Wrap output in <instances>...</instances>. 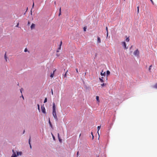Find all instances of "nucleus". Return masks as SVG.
<instances>
[{
    "label": "nucleus",
    "mask_w": 157,
    "mask_h": 157,
    "mask_svg": "<svg viewBox=\"0 0 157 157\" xmlns=\"http://www.w3.org/2000/svg\"><path fill=\"white\" fill-rule=\"evenodd\" d=\"M34 6V3L33 2V6H32V8H33Z\"/></svg>",
    "instance_id": "obj_38"
},
{
    "label": "nucleus",
    "mask_w": 157,
    "mask_h": 157,
    "mask_svg": "<svg viewBox=\"0 0 157 157\" xmlns=\"http://www.w3.org/2000/svg\"><path fill=\"white\" fill-rule=\"evenodd\" d=\"M49 124H50V125H51V122H50V120H49Z\"/></svg>",
    "instance_id": "obj_40"
},
{
    "label": "nucleus",
    "mask_w": 157,
    "mask_h": 157,
    "mask_svg": "<svg viewBox=\"0 0 157 157\" xmlns=\"http://www.w3.org/2000/svg\"><path fill=\"white\" fill-rule=\"evenodd\" d=\"M18 25H19V24L17 23L16 26L17 27H18Z\"/></svg>",
    "instance_id": "obj_39"
},
{
    "label": "nucleus",
    "mask_w": 157,
    "mask_h": 157,
    "mask_svg": "<svg viewBox=\"0 0 157 157\" xmlns=\"http://www.w3.org/2000/svg\"><path fill=\"white\" fill-rule=\"evenodd\" d=\"M31 15H32V10H31Z\"/></svg>",
    "instance_id": "obj_44"
},
{
    "label": "nucleus",
    "mask_w": 157,
    "mask_h": 157,
    "mask_svg": "<svg viewBox=\"0 0 157 157\" xmlns=\"http://www.w3.org/2000/svg\"><path fill=\"white\" fill-rule=\"evenodd\" d=\"M35 25L34 23H32L31 26V30H33L35 28Z\"/></svg>",
    "instance_id": "obj_8"
},
{
    "label": "nucleus",
    "mask_w": 157,
    "mask_h": 157,
    "mask_svg": "<svg viewBox=\"0 0 157 157\" xmlns=\"http://www.w3.org/2000/svg\"><path fill=\"white\" fill-rule=\"evenodd\" d=\"M25 130H24L23 131V134H24V133H25Z\"/></svg>",
    "instance_id": "obj_43"
},
{
    "label": "nucleus",
    "mask_w": 157,
    "mask_h": 157,
    "mask_svg": "<svg viewBox=\"0 0 157 157\" xmlns=\"http://www.w3.org/2000/svg\"><path fill=\"white\" fill-rule=\"evenodd\" d=\"M129 40V37H127L126 39V41L128 42Z\"/></svg>",
    "instance_id": "obj_20"
},
{
    "label": "nucleus",
    "mask_w": 157,
    "mask_h": 157,
    "mask_svg": "<svg viewBox=\"0 0 157 157\" xmlns=\"http://www.w3.org/2000/svg\"><path fill=\"white\" fill-rule=\"evenodd\" d=\"M68 71V70H67L66 72L64 74V75H63V77L64 78H65L67 76V73Z\"/></svg>",
    "instance_id": "obj_15"
},
{
    "label": "nucleus",
    "mask_w": 157,
    "mask_h": 157,
    "mask_svg": "<svg viewBox=\"0 0 157 157\" xmlns=\"http://www.w3.org/2000/svg\"><path fill=\"white\" fill-rule=\"evenodd\" d=\"M101 39L100 38L98 37V40H97V42L98 43H101Z\"/></svg>",
    "instance_id": "obj_10"
},
{
    "label": "nucleus",
    "mask_w": 157,
    "mask_h": 157,
    "mask_svg": "<svg viewBox=\"0 0 157 157\" xmlns=\"http://www.w3.org/2000/svg\"><path fill=\"white\" fill-rule=\"evenodd\" d=\"M110 74V71L108 70L107 71H106V74H107V76L109 75Z\"/></svg>",
    "instance_id": "obj_14"
},
{
    "label": "nucleus",
    "mask_w": 157,
    "mask_h": 157,
    "mask_svg": "<svg viewBox=\"0 0 157 157\" xmlns=\"http://www.w3.org/2000/svg\"><path fill=\"white\" fill-rule=\"evenodd\" d=\"M99 98L98 96H97L96 97V99L97 101H99Z\"/></svg>",
    "instance_id": "obj_22"
},
{
    "label": "nucleus",
    "mask_w": 157,
    "mask_h": 157,
    "mask_svg": "<svg viewBox=\"0 0 157 157\" xmlns=\"http://www.w3.org/2000/svg\"><path fill=\"white\" fill-rule=\"evenodd\" d=\"M99 79L100 80V82H104V81L101 78H99Z\"/></svg>",
    "instance_id": "obj_16"
},
{
    "label": "nucleus",
    "mask_w": 157,
    "mask_h": 157,
    "mask_svg": "<svg viewBox=\"0 0 157 157\" xmlns=\"http://www.w3.org/2000/svg\"><path fill=\"white\" fill-rule=\"evenodd\" d=\"M150 1L153 4H154V3H153V2L152 0H150Z\"/></svg>",
    "instance_id": "obj_37"
},
{
    "label": "nucleus",
    "mask_w": 157,
    "mask_h": 157,
    "mask_svg": "<svg viewBox=\"0 0 157 157\" xmlns=\"http://www.w3.org/2000/svg\"><path fill=\"white\" fill-rule=\"evenodd\" d=\"M52 111H56V105L54 103H53L52 105Z\"/></svg>",
    "instance_id": "obj_4"
},
{
    "label": "nucleus",
    "mask_w": 157,
    "mask_h": 157,
    "mask_svg": "<svg viewBox=\"0 0 157 157\" xmlns=\"http://www.w3.org/2000/svg\"><path fill=\"white\" fill-rule=\"evenodd\" d=\"M86 27H84L83 28V30L84 31H86Z\"/></svg>",
    "instance_id": "obj_26"
},
{
    "label": "nucleus",
    "mask_w": 157,
    "mask_h": 157,
    "mask_svg": "<svg viewBox=\"0 0 157 157\" xmlns=\"http://www.w3.org/2000/svg\"><path fill=\"white\" fill-rule=\"evenodd\" d=\"M106 31H107V36H108V28L107 27H106Z\"/></svg>",
    "instance_id": "obj_24"
},
{
    "label": "nucleus",
    "mask_w": 157,
    "mask_h": 157,
    "mask_svg": "<svg viewBox=\"0 0 157 157\" xmlns=\"http://www.w3.org/2000/svg\"><path fill=\"white\" fill-rule=\"evenodd\" d=\"M13 154L11 156V157H17V156L18 155H21L22 154V152L21 151H17V154L16 153V152L14 151V150H13Z\"/></svg>",
    "instance_id": "obj_1"
},
{
    "label": "nucleus",
    "mask_w": 157,
    "mask_h": 157,
    "mask_svg": "<svg viewBox=\"0 0 157 157\" xmlns=\"http://www.w3.org/2000/svg\"><path fill=\"white\" fill-rule=\"evenodd\" d=\"M55 70H55V71H53V73H51V75H50V77L51 78H52L53 77V76H54V71H55Z\"/></svg>",
    "instance_id": "obj_13"
},
{
    "label": "nucleus",
    "mask_w": 157,
    "mask_h": 157,
    "mask_svg": "<svg viewBox=\"0 0 157 157\" xmlns=\"http://www.w3.org/2000/svg\"><path fill=\"white\" fill-rule=\"evenodd\" d=\"M22 88H21V89H20V92L21 93H22Z\"/></svg>",
    "instance_id": "obj_34"
},
{
    "label": "nucleus",
    "mask_w": 157,
    "mask_h": 157,
    "mask_svg": "<svg viewBox=\"0 0 157 157\" xmlns=\"http://www.w3.org/2000/svg\"><path fill=\"white\" fill-rule=\"evenodd\" d=\"M152 67V65H150L149 67V71H150V70L151 69V68Z\"/></svg>",
    "instance_id": "obj_29"
},
{
    "label": "nucleus",
    "mask_w": 157,
    "mask_h": 157,
    "mask_svg": "<svg viewBox=\"0 0 157 157\" xmlns=\"http://www.w3.org/2000/svg\"><path fill=\"white\" fill-rule=\"evenodd\" d=\"M54 3H55V4H56V2H55Z\"/></svg>",
    "instance_id": "obj_46"
},
{
    "label": "nucleus",
    "mask_w": 157,
    "mask_h": 157,
    "mask_svg": "<svg viewBox=\"0 0 157 157\" xmlns=\"http://www.w3.org/2000/svg\"><path fill=\"white\" fill-rule=\"evenodd\" d=\"M101 126H99L98 127V128H97V129H98V135H99V131L101 128Z\"/></svg>",
    "instance_id": "obj_11"
},
{
    "label": "nucleus",
    "mask_w": 157,
    "mask_h": 157,
    "mask_svg": "<svg viewBox=\"0 0 157 157\" xmlns=\"http://www.w3.org/2000/svg\"><path fill=\"white\" fill-rule=\"evenodd\" d=\"M47 98H46L45 99H44V103H45L46 102H47Z\"/></svg>",
    "instance_id": "obj_19"
},
{
    "label": "nucleus",
    "mask_w": 157,
    "mask_h": 157,
    "mask_svg": "<svg viewBox=\"0 0 157 157\" xmlns=\"http://www.w3.org/2000/svg\"><path fill=\"white\" fill-rule=\"evenodd\" d=\"M76 72H78V69H76Z\"/></svg>",
    "instance_id": "obj_45"
},
{
    "label": "nucleus",
    "mask_w": 157,
    "mask_h": 157,
    "mask_svg": "<svg viewBox=\"0 0 157 157\" xmlns=\"http://www.w3.org/2000/svg\"><path fill=\"white\" fill-rule=\"evenodd\" d=\"M52 115L56 121H58V118L56 116V111H52Z\"/></svg>",
    "instance_id": "obj_2"
},
{
    "label": "nucleus",
    "mask_w": 157,
    "mask_h": 157,
    "mask_svg": "<svg viewBox=\"0 0 157 157\" xmlns=\"http://www.w3.org/2000/svg\"><path fill=\"white\" fill-rule=\"evenodd\" d=\"M59 16H60V15H61V7L59 8Z\"/></svg>",
    "instance_id": "obj_17"
},
{
    "label": "nucleus",
    "mask_w": 157,
    "mask_h": 157,
    "mask_svg": "<svg viewBox=\"0 0 157 157\" xmlns=\"http://www.w3.org/2000/svg\"><path fill=\"white\" fill-rule=\"evenodd\" d=\"M30 140H31V137L30 136L29 137V143L30 145V147L31 148V147H31V144H30Z\"/></svg>",
    "instance_id": "obj_9"
},
{
    "label": "nucleus",
    "mask_w": 157,
    "mask_h": 157,
    "mask_svg": "<svg viewBox=\"0 0 157 157\" xmlns=\"http://www.w3.org/2000/svg\"><path fill=\"white\" fill-rule=\"evenodd\" d=\"M58 139H59V141L60 142H61L62 141V140L60 138H59Z\"/></svg>",
    "instance_id": "obj_30"
},
{
    "label": "nucleus",
    "mask_w": 157,
    "mask_h": 157,
    "mask_svg": "<svg viewBox=\"0 0 157 157\" xmlns=\"http://www.w3.org/2000/svg\"><path fill=\"white\" fill-rule=\"evenodd\" d=\"M51 93H52V95H53V91H52V90Z\"/></svg>",
    "instance_id": "obj_35"
},
{
    "label": "nucleus",
    "mask_w": 157,
    "mask_h": 157,
    "mask_svg": "<svg viewBox=\"0 0 157 157\" xmlns=\"http://www.w3.org/2000/svg\"><path fill=\"white\" fill-rule=\"evenodd\" d=\"M41 109H42V112L44 113H46V110H45V109L44 106H42Z\"/></svg>",
    "instance_id": "obj_5"
},
{
    "label": "nucleus",
    "mask_w": 157,
    "mask_h": 157,
    "mask_svg": "<svg viewBox=\"0 0 157 157\" xmlns=\"http://www.w3.org/2000/svg\"><path fill=\"white\" fill-rule=\"evenodd\" d=\"M122 45L124 47L125 49H127V47H126L125 42L124 41L122 42Z\"/></svg>",
    "instance_id": "obj_6"
},
{
    "label": "nucleus",
    "mask_w": 157,
    "mask_h": 157,
    "mask_svg": "<svg viewBox=\"0 0 157 157\" xmlns=\"http://www.w3.org/2000/svg\"><path fill=\"white\" fill-rule=\"evenodd\" d=\"M137 13H139V6H138L137 7Z\"/></svg>",
    "instance_id": "obj_18"
},
{
    "label": "nucleus",
    "mask_w": 157,
    "mask_h": 157,
    "mask_svg": "<svg viewBox=\"0 0 157 157\" xmlns=\"http://www.w3.org/2000/svg\"><path fill=\"white\" fill-rule=\"evenodd\" d=\"M62 42L61 41L60 42V46L59 47V48H58V49H60V48H61V44H62Z\"/></svg>",
    "instance_id": "obj_23"
},
{
    "label": "nucleus",
    "mask_w": 157,
    "mask_h": 157,
    "mask_svg": "<svg viewBox=\"0 0 157 157\" xmlns=\"http://www.w3.org/2000/svg\"><path fill=\"white\" fill-rule=\"evenodd\" d=\"M91 134H92V139H94V136L93 134V133L92 132H91Z\"/></svg>",
    "instance_id": "obj_31"
},
{
    "label": "nucleus",
    "mask_w": 157,
    "mask_h": 157,
    "mask_svg": "<svg viewBox=\"0 0 157 157\" xmlns=\"http://www.w3.org/2000/svg\"><path fill=\"white\" fill-rule=\"evenodd\" d=\"M105 84L104 83H103L101 84V85L102 86H105Z\"/></svg>",
    "instance_id": "obj_25"
},
{
    "label": "nucleus",
    "mask_w": 157,
    "mask_h": 157,
    "mask_svg": "<svg viewBox=\"0 0 157 157\" xmlns=\"http://www.w3.org/2000/svg\"><path fill=\"white\" fill-rule=\"evenodd\" d=\"M78 153H79V152L78 151L77 152V155H78Z\"/></svg>",
    "instance_id": "obj_41"
},
{
    "label": "nucleus",
    "mask_w": 157,
    "mask_h": 157,
    "mask_svg": "<svg viewBox=\"0 0 157 157\" xmlns=\"http://www.w3.org/2000/svg\"><path fill=\"white\" fill-rule=\"evenodd\" d=\"M4 58H5V59H6V61L7 62V57L6 56V52L4 55Z\"/></svg>",
    "instance_id": "obj_12"
},
{
    "label": "nucleus",
    "mask_w": 157,
    "mask_h": 157,
    "mask_svg": "<svg viewBox=\"0 0 157 157\" xmlns=\"http://www.w3.org/2000/svg\"><path fill=\"white\" fill-rule=\"evenodd\" d=\"M58 138H60L59 133H58Z\"/></svg>",
    "instance_id": "obj_36"
},
{
    "label": "nucleus",
    "mask_w": 157,
    "mask_h": 157,
    "mask_svg": "<svg viewBox=\"0 0 157 157\" xmlns=\"http://www.w3.org/2000/svg\"><path fill=\"white\" fill-rule=\"evenodd\" d=\"M100 75L101 76H104L105 75V72H104L103 70H102L101 72Z\"/></svg>",
    "instance_id": "obj_7"
},
{
    "label": "nucleus",
    "mask_w": 157,
    "mask_h": 157,
    "mask_svg": "<svg viewBox=\"0 0 157 157\" xmlns=\"http://www.w3.org/2000/svg\"><path fill=\"white\" fill-rule=\"evenodd\" d=\"M154 87L157 89V83L154 86Z\"/></svg>",
    "instance_id": "obj_21"
},
{
    "label": "nucleus",
    "mask_w": 157,
    "mask_h": 157,
    "mask_svg": "<svg viewBox=\"0 0 157 157\" xmlns=\"http://www.w3.org/2000/svg\"><path fill=\"white\" fill-rule=\"evenodd\" d=\"M21 96H22V98H23V99H24V97L22 95Z\"/></svg>",
    "instance_id": "obj_42"
},
{
    "label": "nucleus",
    "mask_w": 157,
    "mask_h": 157,
    "mask_svg": "<svg viewBox=\"0 0 157 157\" xmlns=\"http://www.w3.org/2000/svg\"><path fill=\"white\" fill-rule=\"evenodd\" d=\"M134 55L136 56H138L139 55V52L138 49H136L134 52Z\"/></svg>",
    "instance_id": "obj_3"
},
{
    "label": "nucleus",
    "mask_w": 157,
    "mask_h": 157,
    "mask_svg": "<svg viewBox=\"0 0 157 157\" xmlns=\"http://www.w3.org/2000/svg\"><path fill=\"white\" fill-rule=\"evenodd\" d=\"M52 136L53 139L55 140V137H54V135H53V134H52Z\"/></svg>",
    "instance_id": "obj_32"
},
{
    "label": "nucleus",
    "mask_w": 157,
    "mask_h": 157,
    "mask_svg": "<svg viewBox=\"0 0 157 157\" xmlns=\"http://www.w3.org/2000/svg\"><path fill=\"white\" fill-rule=\"evenodd\" d=\"M30 24V22L29 21H28V25H29Z\"/></svg>",
    "instance_id": "obj_33"
},
{
    "label": "nucleus",
    "mask_w": 157,
    "mask_h": 157,
    "mask_svg": "<svg viewBox=\"0 0 157 157\" xmlns=\"http://www.w3.org/2000/svg\"><path fill=\"white\" fill-rule=\"evenodd\" d=\"M28 51V49L27 48H25V50H24V52H27V51Z\"/></svg>",
    "instance_id": "obj_28"
},
{
    "label": "nucleus",
    "mask_w": 157,
    "mask_h": 157,
    "mask_svg": "<svg viewBox=\"0 0 157 157\" xmlns=\"http://www.w3.org/2000/svg\"><path fill=\"white\" fill-rule=\"evenodd\" d=\"M37 106H38V109L39 110H40V106L39 104H38L37 105Z\"/></svg>",
    "instance_id": "obj_27"
}]
</instances>
